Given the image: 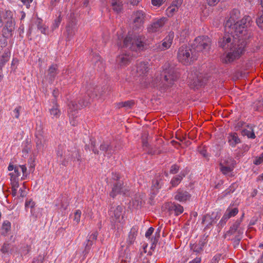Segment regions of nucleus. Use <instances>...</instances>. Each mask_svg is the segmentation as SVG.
<instances>
[{
  "label": "nucleus",
  "mask_w": 263,
  "mask_h": 263,
  "mask_svg": "<svg viewBox=\"0 0 263 263\" xmlns=\"http://www.w3.org/2000/svg\"><path fill=\"white\" fill-rule=\"evenodd\" d=\"M221 38L219 42V46L223 49L229 48L230 52L222 59V62L226 64L233 62L238 59L244 52L245 47L249 39H245L242 34L236 35V32H227Z\"/></svg>",
  "instance_id": "f257e3e1"
},
{
  "label": "nucleus",
  "mask_w": 263,
  "mask_h": 263,
  "mask_svg": "<svg viewBox=\"0 0 263 263\" xmlns=\"http://www.w3.org/2000/svg\"><path fill=\"white\" fill-rule=\"evenodd\" d=\"M211 41L207 36H200L194 41L192 47L182 46L178 49L177 58L184 65H190L197 59L198 53H208L211 49Z\"/></svg>",
  "instance_id": "f03ea898"
},
{
  "label": "nucleus",
  "mask_w": 263,
  "mask_h": 263,
  "mask_svg": "<svg viewBox=\"0 0 263 263\" xmlns=\"http://www.w3.org/2000/svg\"><path fill=\"white\" fill-rule=\"evenodd\" d=\"M145 39L143 36L135 35L134 37L128 35L125 37L123 42V47L128 48L130 51L127 53H123L117 58V62L121 66L128 64L133 57L138 55V52L143 50L146 48Z\"/></svg>",
  "instance_id": "7ed1b4c3"
},
{
  "label": "nucleus",
  "mask_w": 263,
  "mask_h": 263,
  "mask_svg": "<svg viewBox=\"0 0 263 263\" xmlns=\"http://www.w3.org/2000/svg\"><path fill=\"white\" fill-rule=\"evenodd\" d=\"M240 18V11L237 9H233L231 13L229 18L225 23V31L230 32H236V35L242 34L245 39H250L251 32L248 29L250 26L251 18L248 15Z\"/></svg>",
  "instance_id": "20e7f679"
},
{
  "label": "nucleus",
  "mask_w": 263,
  "mask_h": 263,
  "mask_svg": "<svg viewBox=\"0 0 263 263\" xmlns=\"http://www.w3.org/2000/svg\"><path fill=\"white\" fill-rule=\"evenodd\" d=\"M162 68V73L160 76H157L152 80V85L154 87L165 89L174 84V82L178 78V74L170 63H165Z\"/></svg>",
  "instance_id": "39448f33"
},
{
  "label": "nucleus",
  "mask_w": 263,
  "mask_h": 263,
  "mask_svg": "<svg viewBox=\"0 0 263 263\" xmlns=\"http://www.w3.org/2000/svg\"><path fill=\"white\" fill-rule=\"evenodd\" d=\"M207 78L203 77V74L198 72L192 73L189 78V85L192 89H198L203 85L206 82Z\"/></svg>",
  "instance_id": "423d86ee"
},
{
  "label": "nucleus",
  "mask_w": 263,
  "mask_h": 263,
  "mask_svg": "<svg viewBox=\"0 0 263 263\" xmlns=\"http://www.w3.org/2000/svg\"><path fill=\"white\" fill-rule=\"evenodd\" d=\"M124 208L121 205L112 206L109 211V215L112 221L115 222H121L123 219Z\"/></svg>",
  "instance_id": "0eeeda50"
},
{
  "label": "nucleus",
  "mask_w": 263,
  "mask_h": 263,
  "mask_svg": "<svg viewBox=\"0 0 263 263\" xmlns=\"http://www.w3.org/2000/svg\"><path fill=\"white\" fill-rule=\"evenodd\" d=\"M81 161V157L78 150L74 148L73 151L70 152L68 151L65 152L64 159L62 163L64 166H67L69 162L71 161H78L80 164Z\"/></svg>",
  "instance_id": "6e6552de"
},
{
  "label": "nucleus",
  "mask_w": 263,
  "mask_h": 263,
  "mask_svg": "<svg viewBox=\"0 0 263 263\" xmlns=\"http://www.w3.org/2000/svg\"><path fill=\"white\" fill-rule=\"evenodd\" d=\"M148 135L145 133L142 136V141L143 149L146 151L148 154L158 155L161 153V151L157 150L156 147H153L152 145H150L147 141Z\"/></svg>",
  "instance_id": "1a4fd4ad"
},
{
  "label": "nucleus",
  "mask_w": 263,
  "mask_h": 263,
  "mask_svg": "<svg viewBox=\"0 0 263 263\" xmlns=\"http://www.w3.org/2000/svg\"><path fill=\"white\" fill-rule=\"evenodd\" d=\"M134 27L136 29H140L144 23L145 14L142 10H138L134 13Z\"/></svg>",
  "instance_id": "9d476101"
},
{
  "label": "nucleus",
  "mask_w": 263,
  "mask_h": 263,
  "mask_svg": "<svg viewBox=\"0 0 263 263\" xmlns=\"http://www.w3.org/2000/svg\"><path fill=\"white\" fill-rule=\"evenodd\" d=\"M165 206L171 214L174 213L176 216L181 214L183 212V206L177 203H167L166 204Z\"/></svg>",
  "instance_id": "9b49d317"
},
{
  "label": "nucleus",
  "mask_w": 263,
  "mask_h": 263,
  "mask_svg": "<svg viewBox=\"0 0 263 263\" xmlns=\"http://www.w3.org/2000/svg\"><path fill=\"white\" fill-rule=\"evenodd\" d=\"M4 23L5 25L2 30L3 35L5 37H8L11 35V32L14 29L15 23L13 19L6 21Z\"/></svg>",
  "instance_id": "f8f14e48"
},
{
  "label": "nucleus",
  "mask_w": 263,
  "mask_h": 263,
  "mask_svg": "<svg viewBox=\"0 0 263 263\" xmlns=\"http://www.w3.org/2000/svg\"><path fill=\"white\" fill-rule=\"evenodd\" d=\"M243 216L239 219H237L230 227V230L227 232V234L232 235L237 232L238 235H242L243 233V230L240 227Z\"/></svg>",
  "instance_id": "ddd939ff"
},
{
  "label": "nucleus",
  "mask_w": 263,
  "mask_h": 263,
  "mask_svg": "<svg viewBox=\"0 0 263 263\" xmlns=\"http://www.w3.org/2000/svg\"><path fill=\"white\" fill-rule=\"evenodd\" d=\"M89 103V101H87L86 99H82L79 101L78 104L74 102L71 101L69 103L68 106L70 109L74 110L87 106Z\"/></svg>",
  "instance_id": "4468645a"
},
{
  "label": "nucleus",
  "mask_w": 263,
  "mask_h": 263,
  "mask_svg": "<svg viewBox=\"0 0 263 263\" xmlns=\"http://www.w3.org/2000/svg\"><path fill=\"white\" fill-rule=\"evenodd\" d=\"M191 197V195L186 191L179 189L175 196V199L180 202H184Z\"/></svg>",
  "instance_id": "2eb2a0df"
},
{
  "label": "nucleus",
  "mask_w": 263,
  "mask_h": 263,
  "mask_svg": "<svg viewBox=\"0 0 263 263\" xmlns=\"http://www.w3.org/2000/svg\"><path fill=\"white\" fill-rule=\"evenodd\" d=\"M165 18H161L154 22L151 26L148 28V31L149 32H155L159 31L160 28L164 24Z\"/></svg>",
  "instance_id": "dca6fc26"
},
{
  "label": "nucleus",
  "mask_w": 263,
  "mask_h": 263,
  "mask_svg": "<svg viewBox=\"0 0 263 263\" xmlns=\"http://www.w3.org/2000/svg\"><path fill=\"white\" fill-rule=\"evenodd\" d=\"M47 77L50 83H52L58 73V66L56 64L51 65L47 71Z\"/></svg>",
  "instance_id": "f3484780"
},
{
  "label": "nucleus",
  "mask_w": 263,
  "mask_h": 263,
  "mask_svg": "<svg viewBox=\"0 0 263 263\" xmlns=\"http://www.w3.org/2000/svg\"><path fill=\"white\" fill-rule=\"evenodd\" d=\"M122 185L123 183L121 181H119L116 183L112 189V191L110 193V196L112 198L122 192Z\"/></svg>",
  "instance_id": "a211bd4d"
},
{
  "label": "nucleus",
  "mask_w": 263,
  "mask_h": 263,
  "mask_svg": "<svg viewBox=\"0 0 263 263\" xmlns=\"http://www.w3.org/2000/svg\"><path fill=\"white\" fill-rule=\"evenodd\" d=\"M100 150L104 152L105 153L104 155H107L108 157L115 151V149L112 147V146L105 143L100 145Z\"/></svg>",
  "instance_id": "6ab92c4d"
},
{
  "label": "nucleus",
  "mask_w": 263,
  "mask_h": 263,
  "mask_svg": "<svg viewBox=\"0 0 263 263\" xmlns=\"http://www.w3.org/2000/svg\"><path fill=\"white\" fill-rule=\"evenodd\" d=\"M111 5L114 11L119 13L123 9V4L121 0H111Z\"/></svg>",
  "instance_id": "aec40b11"
},
{
  "label": "nucleus",
  "mask_w": 263,
  "mask_h": 263,
  "mask_svg": "<svg viewBox=\"0 0 263 263\" xmlns=\"http://www.w3.org/2000/svg\"><path fill=\"white\" fill-rule=\"evenodd\" d=\"M228 142L232 147H234L237 144L240 142L237 134L235 133H231L228 137Z\"/></svg>",
  "instance_id": "412c9836"
},
{
  "label": "nucleus",
  "mask_w": 263,
  "mask_h": 263,
  "mask_svg": "<svg viewBox=\"0 0 263 263\" xmlns=\"http://www.w3.org/2000/svg\"><path fill=\"white\" fill-rule=\"evenodd\" d=\"M36 146L39 150L43 151L46 140L42 135H36Z\"/></svg>",
  "instance_id": "4be33fe9"
},
{
  "label": "nucleus",
  "mask_w": 263,
  "mask_h": 263,
  "mask_svg": "<svg viewBox=\"0 0 263 263\" xmlns=\"http://www.w3.org/2000/svg\"><path fill=\"white\" fill-rule=\"evenodd\" d=\"M148 66L147 63L145 62L139 63L137 66V72L140 75L146 73L148 70Z\"/></svg>",
  "instance_id": "5701e85b"
},
{
  "label": "nucleus",
  "mask_w": 263,
  "mask_h": 263,
  "mask_svg": "<svg viewBox=\"0 0 263 263\" xmlns=\"http://www.w3.org/2000/svg\"><path fill=\"white\" fill-rule=\"evenodd\" d=\"M162 179L160 175L157 176L156 178L153 181V185L152 187L153 190L158 191L161 187L162 184Z\"/></svg>",
  "instance_id": "b1692460"
},
{
  "label": "nucleus",
  "mask_w": 263,
  "mask_h": 263,
  "mask_svg": "<svg viewBox=\"0 0 263 263\" xmlns=\"http://www.w3.org/2000/svg\"><path fill=\"white\" fill-rule=\"evenodd\" d=\"M98 235V232H95L88 237L87 239V243L86 245L85 246V251L87 250H89L90 247L93 244V241L96 240Z\"/></svg>",
  "instance_id": "393cba45"
},
{
  "label": "nucleus",
  "mask_w": 263,
  "mask_h": 263,
  "mask_svg": "<svg viewBox=\"0 0 263 263\" xmlns=\"http://www.w3.org/2000/svg\"><path fill=\"white\" fill-rule=\"evenodd\" d=\"M242 134L247 136L249 138L254 139L255 135L252 126H248L247 129L242 130Z\"/></svg>",
  "instance_id": "a878e982"
},
{
  "label": "nucleus",
  "mask_w": 263,
  "mask_h": 263,
  "mask_svg": "<svg viewBox=\"0 0 263 263\" xmlns=\"http://www.w3.org/2000/svg\"><path fill=\"white\" fill-rule=\"evenodd\" d=\"M251 257L253 260L263 258V251H260L259 250H252L250 252Z\"/></svg>",
  "instance_id": "bb28decb"
},
{
  "label": "nucleus",
  "mask_w": 263,
  "mask_h": 263,
  "mask_svg": "<svg viewBox=\"0 0 263 263\" xmlns=\"http://www.w3.org/2000/svg\"><path fill=\"white\" fill-rule=\"evenodd\" d=\"M76 31L75 24L71 23L68 24L66 27L67 37L70 39L73 36Z\"/></svg>",
  "instance_id": "cd10ccee"
},
{
  "label": "nucleus",
  "mask_w": 263,
  "mask_h": 263,
  "mask_svg": "<svg viewBox=\"0 0 263 263\" xmlns=\"http://www.w3.org/2000/svg\"><path fill=\"white\" fill-rule=\"evenodd\" d=\"M36 24L37 26V29L39 30L42 33L47 34V27L42 23V20L40 18H38L36 21Z\"/></svg>",
  "instance_id": "c85d7f7f"
},
{
  "label": "nucleus",
  "mask_w": 263,
  "mask_h": 263,
  "mask_svg": "<svg viewBox=\"0 0 263 263\" xmlns=\"http://www.w3.org/2000/svg\"><path fill=\"white\" fill-rule=\"evenodd\" d=\"M50 113L51 116H53V118H59L61 115V111L59 109V106L57 103L50 109Z\"/></svg>",
  "instance_id": "c756f323"
},
{
  "label": "nucleus",
  "mask_w": 263,
  "mask_h": 263,
  "mask_svg": "<svg viewBox=\"0 0 263 263\" xmlns=\"http://www.w3.org/2000/svg\"><path fill=\"white\" fill-rule=\"evenodd\" d=\"M1 17L4 22L6 21H10L13 19L12 12L11 11L7 10L6 11H0Z\"/></svg>",
  "instance_id": "7c9ffc66"
},
{
  "label": "nucleus",
  "mask_w": 263,
  "mask_h": 263,
  "mask_svg": "<svg viewBox=\"0 0 263 263\" xmlns=\"http://www.w3.org/2000/svg\"><path fill=\"white\" fill-rule=\"evenodd\" d=\"M170 46L171 45H170V43H167L164 40L163 43L156 44L154 50H156L157 51L164 50L168 49Z\"/></svg>",
  "instance_id": "2f4dec72"
},
{
  "label": "nucleus",
  "mask_w": 263,
  "mask_h": 263,
  "mask_svg": "<svg viewBox=\"0 0 263 263\" xmlns=\"http://www.w3.org/2000/svg\"><path fill=\"white\" fill-rule=\"evenodd\" d=\"M136 236L137 232L135 230L132 229L129 233L128 238L127 241V244L128 245H130L134 243Z\"/></svg>",
  "instance_id": "473e14b6"
},
{
  "label": "nucleus",
  "mask_w": 263,
  "mask_h": 263,
  "mask_svg": "<svg viewBox=\"0 0 263 263\" xmlns=\"http://www.w3.org/2000/svg\"><path fill=\"white\" fill-rule=\"evenodd\" d=\"M214 221V219L210 216V215L207 214L204 215L202 220V223H206V227H208L209 226L212 225L213 222Z\"/></svg>",
  "instance_id": "72a5a7b5"
},
{
  "label": "nucleus",
  "mask_w": 263,
  "mask_h": 263,
  "mask_svg": "<svg viewBox=\"0 0 263 263\" xmlns=\"http://www.w3.org/2000/svg\"><path fill=\"white\" fill-rule=\"evenodd\" d=\"M11 228V223L8 221H5L4 222L2 226V234L5 235L10 231Z\"/></svg>",
  "instance_id": "f704fd0d"
},
{
  "label": "nucleus",
  "mask_w": 263,
  "mask_h": 263,
  "mask_svg": "<svg viewBox=\"0 0 263 263\" xmlns=\"http://www.w3.org/2000/svg\"><path fill=\"white\" fill-rule=\"evenodd\" d=\"M98 92L99 89L98 87L89 88L87 89V94L90 98L97 97Z\"/></svg>",
  "instance_id": "c9c22d12"
},
{
  "label": "nucleus",
  "mask_w": 263,
  "mask_h": 263,
  "mask_svg": "<svg viewBox=\"0 0 263 263\" xmlns=\"http://www.w3.org/2000/svg\"><path fill=\"white\" fill-rule=\"evenodd\" d=\"M182 178L183 177L181 175H177L176 177H174L171 181L172 186L174 187L178 185L180 183Z\"/></svg>",
  "instance_id": "e433bc0d"
},
{
  "label": "nucleus",
  "mask_w": 263,
  "mask_h": 263,
  "mask_svg": "<svg viewBox=\"0 0 263 263\" xmlns=\"http://www.w3.org/2000/svg\"><path fill=\"white\" fill-rule=\"evenodd\" d=\"M203 244L191 245V249L194 252L199 253L202 250Z\"/></svg>",
  "instance_id": "4c0bfd02"
},
{
  "label": "nucleus",
  "mask_w": 263,
  "mask_h": 263,
  "mask_svg": "<svg viewBox=\"0 0 263 263\" xmlns=\"http://www.w3.org/2000/svg\"><path fill=\"white\" fill-rule=\"evenodd\" d=\"M254 108L256 110H263V99L261 100L256 101L254 104Z\"/></svg>",
  "instance_id": "58836bf2"
},
{
  "label": "nucleus",
  "mask_w": 263,
  "mask_h": 263,
  "mask_svg": "<svg viewBox=\"0 0 263 263\" xmlns=\"http://www.w3.org/2000/svg\"><path fill=\"white\" fill-rule=\"evenodd\" d=\"M220 171L221 172L226 175L231 172L232 171V168L230 166H226L220 163Z\"/></svg>",
  "instance_id": "ea45409f"
},
{
  "label": "nucleus",
  "mask_w": 263,
  "mask_h": 263,
  "mask_svg": "<svg viewBox=\"0 0 263 263\" xmlns=\"http://www.w3.org/2000/svg\"><path fill=\"white\" fill-rule=\"evenodd\" d=\"M21 170L19 167H15L14 172L10 173L11 178L15 177V179H18V177L20 176Z\"/></svg>",
  "instance_id": "a19ab883"
},
{
  "label": "nucleus",
  "mask_w": 263,
  "mask_h": 263,
  "mask_svg": "<svg viewBox=\"0 0 263 263\" xmlns=\"http://www.w3.org/2000/svg\"><path fill=\"white\" fill-rule=\"evenodd\" d=\"M143 202V201L142 198L140 197V196H137L135 198V199L134 201V204L135 205H136L137 208L141 207Z\"/></svg>",
  "instance_id": "79ce46f5"
},
{
  "label": "nucleus",
  "mask_w": 263,
  "mask_h": 263,
  "mask_svg": "<svg viewBox=\"0 0 263 263\" xmlns=\"http://www.w3.org/2000/svg\"><path fill=\"white\" fill-rule=\"evenodd\" d=\"M11 184L12 185V189H16L18 187L19 184H18V179H15V177L11 178Z\"/></svg>",
  "instance_id": "37998d69"
},
{
  "label": "nucleus",
  "mask_w": 263,
  "mask_h": 263,
  "mask_svg": "<svg viewBox=\"0 0 263 263\" xmlns=\"http://www.w3.org/2000/svg\"><path fill=\"white\" fill-rule=\"evenodd\" d=\"M256 23L259 27L263 28V11L261 14H259L258 18L256 19Z\"/></svg>",
  "instance_id": "c03bdc74"
},
{
  "label": "nucleus",
  "mask_w": 263,
  "mask_h": 263,
  "mask_svg": "<svg viewBox=\"0 0 263 263\" xmlns=\"http://www.w3.org/2000/svg\"><path fill=\"white\" fill-rule=\"evenodd\" d=\"M135 105V101L134 100H129L124 102V107L126 109H129L132 108Z\"/></svg>",
  "instance_id": "a18cd8bd"
},
{
  "label": "nucleus",
  "mask_w": 263,
  "mask_h": 263,
  "mask_svg": "<svg viewBox=\"0 0 263 263\" xmlns=\"http://www.w3.org/2000/svg\"><path fill=\"white\" fill-rule=\"evenodd\" d=\"M62 21V17L61 15H59L58 18H57L54 22V23L52 26V29H55L58 28Z\"/></svg>",
  "instance_id": "49530a36"
},
{
  "label": "nucleus",
  "mask_w": 263,
  "mask_h": 263,
  "mask_svg": "<svg viewBox=\"0 0 263 263\" xmlns=\"http://www.w3.org/2000/svg\"><path fill=\"white\" fill-rule=\"evenodd\" d=\"M178 8H177L175 6L172 5L171 6L169 7L167 9V13L169 16L171 15L172 16L174 14V13L177 11Z\"/></svg>",
  "instance_id": "de8ad7c7"
},
{
  "label": "nucleus",
  "mask_w": 263,
  "mask_h": 263,
  "mask_svg": "<svg viewBox=\"0 0 263 263\" xmlns=\"http://www.w3.org/2000/svg\"><path fill=\"white\" fill-rule=\"evenodd\" d=\"M230 218L231 217H229V215L227 213V212H226L221 220L220 221L219 224H220L221 226H223Z\"/></svg>",
  "instance_id": "09e8293b"
},
{
  "label": "nucleus",
  "mask_w": 263,
  "mask_h": 263,
  "mask_svg": "<svg viewBox=\"0 0 263 263\" xmlns=\"http://www.w3.org/2000/svg\"><path fill=\"white\" fill-rule=\"evenodd\" d=\"M238 209L237 208H234L232 210H227L226 212L229 215V217H231L235 216L238 213Z\"/></svg>",
  "instance_id": "8fccbe9b"
},
{
  "label": "nucleus",
  "mask_w": 263,
  "mask_h": 263,
  "mask_svg": "<svg viewBox=\"0 0 263 263\" xmlns=\"http://www.w3.org/2000/svg\"><path fill=\"white\" fill-rule=\"evenodd\" d=\"M241 235H237L233 239L234 247L236 248L239 245V242L241 239Z\"/></svg>",
  "instance_id": "3c124183"
},
{
  "label": "nucleus",
  "mask_w": 263,
  "mask_h": 263,
  "mask_svg": "<svg viewBox=\"0 0 263 263\" xmlns=\"http://www.w3.org/2000/svg\"><path fill=\"white\" fill-rule=\"evenodd\" d=\"M81 212L80 210H77L74 213V220L77 222H79L80 220Z\"/></svg>",
  "instance_id": "603ef678"
},
{
  "label": "nucleus",
  "mask_w": 263,
  "mask_h": 263,
  "mask_svg": "<svg viewBox=\"0 0 263 263\" xmlns=\"http://www.w3.org/2000/svg\"><path fill=\"white\" fill-rule=\"evenodd\" d=\"M21 107L18 106L15 108L13 111L12 116H13L15 118L18 119L20 116V110Z\"/></svg>",
  "instance_id": "864d4df0"
},
{
  "label": "nucleus",
  "mask_w": 263,
  "mask_h": 263,
  "mask_svg": "<svg viewBox=\"0 0 263 263\" xmlns=\"http://www.w3.org/2000/svg\"><path fill=\"white\" fill-rule=\"evenodd\" d=\"M9 249V245L6 243H5L3 247L1 248V252L3 253H8Z\"/></svg>",
  "instance_id": "5fc2aeb1"
},
{
  "label": "nucleus",
  "mask_w": 263,
  "mask_h": 263,
  "mask_svg": "<svg viewBox=\"0 0 263 263\" xmlns=\"http://www.w3.org/2000/svg\"><path fill=\"white\" fill-rule=\"evenodd\" d=\"M173 38H174V33H170L168 34V35L164 40H165L167 43H170V45H171Z\"/></svg>",
  "instance_id": "6e6d98bb"
},
{
  "label": "nucleus",
  "mask_w": 263,
  "mask_h": 263,
  "mask_svg": "<svg viewBox=\"0 0 263 263\" xmlns=\"http://www.w3.org/2000/svg\"><path fill=\"white\" fill-rule=\"evenodd\" d=\"M179 170V166L177 165H173L172 166L170 170V173L171 174H174L178 172Z\"/></svg>",
  "instance_id": "4d7b16f0"
},
{
  "label": "nucleus",
  "mask_w": 263,
  "mask_h": 263,
  "mask_svg": "<svg viewBox=\"0 0 263 263\" xmlns=\"http://www.w3.org/2000/svg\"><path fill=\"white\" fill-rule=\"evenodd\" d=\"M263 162V153L261 155V156L256 158L254 163L256 165H259Z\"/></svg>",
  "instance_id": "13d9d810"
},
{
  "label": "nucleus",
  "mask_w": 263,
  "mask_h": 263,
  "mask_svg": "<svg viewBox=\"0 0 263 263\" xmlns=\"http://www.w3.org/2000/svg\"><path fill=\"white\" fill-rule=\"evenodd\" d=\"M164 2V0H152V3L153 5L154 6H159L161 5Z\"/></svg>",
  "instance_id": "bf43d9fd"
},
{
  "label": "nucleus",
  "mask_w": 263,
  "mask_h": 263,
  "mask_svg": "<svg viewBox=\"0 0 263 263\" xmlns=\"http://www.w3.org/2000/svg\"><path fill=\"white\" fill-rule=\"evenodd\" d=\"M25 189H26V187L24 185L23 188H21L19 190V192H20V196L22 197H24L26 196V192L25 191Z\"/></svg>",
  "instance_id": "052dcab7"
},
{
  "label": "nucleus",
  "mask_w": 263,
  "mask_h": 263,
  "mask_svg": "<svg viewBox=\"0 0 263 263\" xmlns=\"http://www.w3.org/2000/svg\"><path fill=\"white\" fill-rule=\"evenodd\" d=\"M154 231V229L152 227H150L145 233V237L148 238L152 234Z\"/></svg>",
  "instance_id": "680f3d73"
},
{
  "label": "nucleus",
  "mask_w": 263,
  "mask_h": 263,
  "mask_svg": "<svg viewBox=\"0 0 263 263\" xmlns=\"http://www.w3.org/2000/svg\"><path fill=\"white\" fill-rule=\"evenodd\" d=\"M182 3V0H175L173 2L172 5L177 7V8H178L181 6Z\"/></svg>",
  "instance_id": "e2e57ef3"
},
{
  "label": "nucleus",
  "mask_w": 263,
  "mask_h": 263,
  "mask_svg": "<svg viewBox=\"0 0 263 263\" xmlns=\"http://www.w3.org/2000/svg\"><path fill=\"white\" fill-rule=\"evenodd\" d=\"M35 205V203L34 202H33L32 200L27 201L25 203V206H30L31 208H32Z\"/></svg>",
  "instance_id": "0e129e2a"
},
{
  "label": "nucleus",
  "mask_w": 263,
  "mask_h": 263,
  "mask_svg": "<svg viewBox=\"0 0 263 263\" xmlns=\"http://www.w3.org/2000/svg\"><path fill=\"white\" fill-rule=\"evenodd\" d=\"M220 0H208V3L210 6H214L216 5Z\"/></svg>",
  "instance_id": "69168bd1"
},
{
  "label": "nucleus",
  "mask_w": 263,
  "mask_h": 263,
  "mask_svg": "<svg viewBox=\"0 0 263 263\" xmlns=\"http://www.w3.org/2000/svg\"><path fill=\"white\" fill-rule=\"evenodd\" d=\"M128 3L131 5L135 6L137 5L140 2V0H127Z\"/></svg>",
  "instance_id": "338daca9"
},
{
  "label": "nucleus",
  "mask_w": 263,
  "mask_h": 263,
  "mask_svg": "<svg viewBox=\"0 0 263 263\" xmlns=\"http://www.w3.org/2000/svg\"><path fill=\"white\" fill-rule=\"evenodd\" d=\"M201 262V258L199 257H196L194 259H193L192 261H190V263H200Z\"/></svg>",
  "instance_id": "774afa93"
}]
</instances>
